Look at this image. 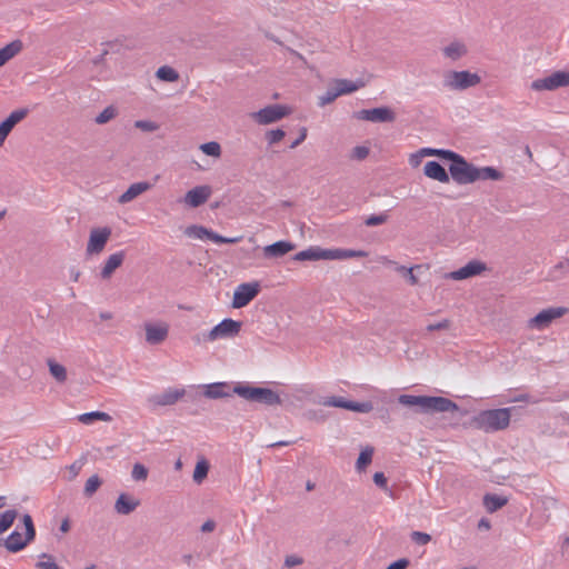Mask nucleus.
<instances>
[{
  "mask_svg": "<svg viewBox=\"0 0 569 569\" xmlns=\"http://www.w3.org/2000/svg\"><path fill=\"white\" fill-rule=\"evenodd\" d=\"M398 402L409 408H416L420 413L457 411L458 405L449 398L440 396L400 395Z\"/></svg>",
  "mask_w": 569,
  "mask_h": 569,
  "instance_id": "f257e3e1",
  "label": "nucleus"
},
{
  "mask_svg": "<svg viewBox=\"0 0 569 569\" xmlns=\"http://www.w3.org/2000/svg\"><path fill=\"white\" fill-rule=\"evenodd\" d=\"M511 410V408L482 410L471 419V426L485 432L505 430L510 423Z\"/></svg>",
  "mask_w": 569,
  "mask_h": 569,
  "instance_id": "f03ea898",
  "label": "nucleus"
},
{
  "mask_svg": "<svg viewBox=\"0 0 569 569\" xmlns=\"http://www.w3.org/2000/svg\"><path fill=\"white\" fill-rule=\"evenodd\" d=\"M241 330V322L227 318L220 323L214 326L211 330L199 332L192 337L197 345L213 342L219 339H230L239 335Z\"/></svg>",
  "mask_w": 569,
  "mask_h": 569,
  "instance_id": "7ed1b4c3",
  "label": "nucleus"
},
{
  "mask_svg": "<svg viewBox=\"0 0 569 569\" xmlns=\"http://www.w3.org/2000/svg\"><path fill=\"white\" fill-rule=\"evenodd\" d=\"M232 392L248 401L263 403L267 406L281 403L280 396L269 388L237 385L232 388Z\"/></svg>",
  "mask_w": 569,
  "mask_h": 569,
  "instance_id": "20e7f679",
  "label": "nucleus"
},
{
  "mask_svg": "<svg viewBox=\"0 0 569 569\" xmlns=\"http://www.w3.org/2000/svg\"><path fill=\"white\" fill-rule=\"evenodd\" d=\"M481 82V78L477 73L468 70L462 71H447L443 74L442 84L445 88L453 91H463L469 88L476 87Z\"/></svg>",
  "mask_w": 569,
  "mask_h": 569,
  "instance_id": "39448f33",
  "label": "nucleus"
},
{
  "mask_svg": "<svg viewBox=\"0 0 569 569\" xmlns=\"http://www.w3.org/2000/svg\"><path fill=\"white\" fill-rule=\"evenodd\" d=\"M353 118L373 123H390L396 120V112L389 107H378L359 110L353 113Z\"/></svg>",
  "mask_w": 569,
  "mask_h": 569,
  "instance_id": "423d86ee",
  "label": "nucleus"
},
{
  "mask_svg": "<svg viewBox=\"0 0 569 569\" xmlns=\"http://www.w3.org/2000/svg\"><path fill=\"white\" fill-rule=\"evenodd\" d=\"M561 87H569V71H555L550 76L531 82L535 91H552Z\"/></svg>",
  "mask_w": 569,
  "mask_h": 569,
  "instance_id": "0eeeda50",
  "label": "nucleus"
},
{
  "mask_svg": "<svg viewBox=\"0 0 569 569\" xmlns=\"http://www.w3.org/2000/svg\"><path fill=\"white\" fill-rule=\"evenodd\" d=\"M477 167L469 163L463 157L457 162L449 166L451 178L458 184H469L476 182Z\"/></svg>",
  "mask_w": 569,
  "mask_h": 569,
  "instance_id": "6e6552de",
  "label": "nucleus"
},
{
  "mask_svg": "<svg viewBox=\"0 0 569 569\" xmlns=\"http://www.w3.org/2000/svg\"><path fill=\"white\" fill-rule=\"evenodd\" d=\"M260 291L259 282H244L239 284L233 293L232 307L240 309L246 307L253 300Z\"/></svg>",
  "mask_w": 569,
  "mask_h": 569,
  "instance_id": "1a4fd4ad",
  "label": "nucleus"
},
{
  "mask_svg": "<svg viewBox=\"0 0 569 569\" xmlns=\"http://www.w3.org/2000/svg\"><path fill=\"white\" fill-rule=\"evenodd\" d=\"M320 403L325 407L342 408L361 413H368L373 409V405L370 401L356 402L336 396L323 398V400H321Z\"/></svg>",
  "mask_w": 569,
  "mask_h": 569,
  "instance_id": "9d476101",
  "label": "nucleus"
},
{
  "mask_svg": "<svg viewBox=\"0 0 569 569\" xmlns=\"http://www.w3.org/2000/svg\"><path fill=\"white\" fill-rule=\"evenodd\" d=\"M289 113L287 107L281 104H271L259 111L252 112L251 118L259 124H269L276 122Z\"/></svg>",
  "mask_w": 569,
  "mask_h": 569,
  "instance_id": "9b49d317",
  "label": "nucleus"
},
{
  "mask_svg": "<svg viewBox=\"0 0 569 569\" xmlns=\"http://www.w3.org/2000/svg\"><path fill=\"white\" fill-rule=\"evenodd\" d=\"M111 236V229L109 227L93 228L90 231L87 253L98 254L103 251L109 238Z\"/></svg>",
  "mask_w": 569,
  "mask_h": 569,
  "instance_id": "f8f14e48",
  "label": "nucleus"
},
{
  "mask_svg": "<svg viewBox=\"0 0 569 569\" xmlns=\"http://www.w3.org/2000/svg\"><path fill=\"white\" fill-rule=\"evenodd\" d=\"M567 309L562 307L543 309L528 321L529 328L538 330L547 328L555 319L562 317Z\"/></svg>",
  "mask_w": 569,
  "mask_h": 569,
  "instance_id": "ddd939ff",
  "label": "nucleus"
},
{
  "mask_svg": "<svg viewBox=\"0 0 569 569\" xmlns=\"http://www.w3.org/2000/svg\"><path fill=\"white\" fill-rule=\"evenodd\" d=\"M186 393L184 389L169 388L162 393L152 395L148 398V403L153 408L172 406L178 402Z\"/></svg>",
  "mask_w": 569,
  "mask_h": 569,
  "instance_id": "4468645a",
  "label": "nucleus"
},
{
  "mask_svg": "<svg viewBox=\"0 0 569 569\" xmlns=\"http://www.w3.org/2000/svg\"><path fill=\"white\" fill-rule=\"evenodd\" d=\"M487 270V264L479 260H471L458 270L451 271L447 278L452 280H463L480 274Z\"/></svg>",
  "mask_w": 569,
  "mask_h": 569,
  "instance_id": "2eb2a0df",
  "label": "nucleus"
},
{
  "mask_svg": "<svg viewBox=\"0 0 569 569\" xmlns=\"http://www.w3.org/2000/svg\"><path fill=\"white\" fill-rule=\"evenodd\" d=\"M210 196L211 188L209 186H198L186 193L183 201L191 208H198L206 203Z\"/></svg>",
  "mask_w": 569,
  "mask_h": 569,
  "instance_id": "dca6fc26",
  "label": "nucleus"
},
{
  "mask_svg": "<svg viewBox=\"0 0 569 569\" xmlns=\"http://www.w3.org/2000/svg\"><path fill=\"white\" fill-rule=\"evenodd\" d=\"M144 330L147 342L150 345H159L167 339L169 333V326L167 323H146Z\"/></svg>",
  "mask_w": 569,
  "mask_h": 569,
  "instance_id": "f3484780",
  "label": "nucleus"
},
{
  "mask_svg": "<svg viewBox=\"0 0 569 569\" xmlns=\"http://www.w3.org/2000/svg\"><path fill=\"white\" fill-rule=\"evenodd\" d=\"M295 261H318L329 260V249H323L318 246L309 247L306 250L299 251L292 257Z\"/></svg>",
  "mask_w": 569,
  "mask_h": 569,
  "instance_id": "a211bd4d",
  "label": "nucleus"
},
{
  "mask_svg": "<svg viewBox=\"0 0 569 569\" xmlns=\"http://www.w3.org/2000/svg\"><path fill=\"white\" fill-rule=\"evenodd\" d=\"M296 248V244L286 241L280 240L274 243L268 244L263 248V256L267 259H273V258H281L292 251Z\"/></svg>",
  "mask_w": 569,
  "mask_h": 569,
  "instance_id": "6ab92c4d",
  "label": "nucleus"
},
{
  "mask_svg": "<svg viewBox=\"0 0 569 569\" xmlns=\"http://www.w3.org/2000/svg\"><path fill=\"white\" fill-rule=\"evenodd\" d=\"M441 51L446 59L455 62L467 56L468 48L463 41L453 40L445 46Z\"/></svg>",
  "mask_w": 569,
  "mask_h": 569,
  "instance_id": "aec40b11",
  "label": "nucleus"
},
{
  "mask_svg": "<svg viewBox=\"0 0 569 569\" xmlns=\"http://www.w3.org/2000/svg\"><path fill=\"white\" fill-rule=\"evenodd\" d=\"M423 173L428 178L442 183H448L450 181L448 172L438 161H428L423 167Z\"/></svg>",
  "mask_w": 569,
  "mask_h": 569,
  "instance_id": "412c9836",
  "label": "nucleus"
},
{
  "mask_svg": "<svg viewBox=\"0 0 569 569\" xmlns=\"http://www.w3.org/2000/svg\"><path fill=\"white\" fill-rule=\"evenodd\" d=\"M203 393L209 399H221L231 397L234 392L227 382H214L208 385Z\"/></svg>",
  "mask_w": 569,
  "mask_h": 569,
  "instance_id": "4be33fe9",
  "label": "nucleus"
},
{
  "mask_svg": "<svg viewBox=\"0 0 569 569\" xmlns=\"http://www.w3.org/2000/svg\"><path fill=\"white\" fill-rule=\"evenodd\" d=\"M139 505V500L131 498L127 493H120L118 499L116 500L114 510L119 515L127 516L133 512Z\"/></svg>",
  "mask_w": 569,
  "mask_h": 569,
  "instance_id": "5701e85b",
  "label": "nucleus"
},
{
  "mask_svg": "<svg viewBox=\"0 0 569 569\" xmlns=\"http://www.w3.org/2000/svg\"><path fill=\"white\" fill-rule=\"evenodd\" d=\"M124 257H126L124 251H119V252H116V253H112L111 256H109V258L106 260V262L101 269V272H100L101 278L109 279L112 276V273L114 272V270L118 269L122 264Z\"/></svg>",
  "mask_w": 569,
  "mask_h": 569,
  "instance_id": "b1692460",
  "label": "nucleus"
},
{
  "mask_svg": "<svg viewBox=\"0 0 569 569\" xmlns=\"http://www.w3.org/2000/svg\"><path fill=\"white\" fill-rule=\"evenodd\" d=\"M150 188H151V184L146 181L132 183L127 189V191H124L119 197L118 201L120 203H128V202L132 201L134 198H137L138 196H140L141 193H143L144 191L149 190Z\"/></svg>",
  "mask_w": 569,
  "mask_h": 569,
  "instance_id": "393cba45",
  "label": "nucleus"
},
{
  "mask_svg": "<svg viewBox=\"0 0 569 569\" xmlns=\"http://www.w3.org/2000/svg\"><path fill=\"white\" fill-rule=\"evenodd\" d=\"M23 48L21 40H14L0 49V67L17 56Z\"/></svg>",
  "mask_w": 569,
  "mask_h": 569,
  "instance_id": "a878e982",
  "label": "nucleus"
},
{
  "mask_svg": "<svg viewBox=\"0 0 569 569\" xmlns=\"http://www.w3.org/2000/svg\"><path fill=\"white\" fill-rule=\"evenodd\" d=\"M30 541H27V536L22 538V535L18 531H13L4 540V547L10 552H18L22 550Z\"/></svg>",
  "mask_w": 569,
  "mask_h": 569,
  "instance_id": "bb28decb",
  "label": "nucleus"
},
{
  "mask_svg": "<svg viewBox=\"0 0 569 569\" xmlns=\"http://www.w3.org/2000/svg\"><path fill=\"white\" fill-rule=\"evenodd\" d=\"M508 503V499L502 496L487 493L483 497V506L490 513L496 512Z\"/></svg>",
  "mask_w": 569,
  "mask_h": 569,
  "instance_id": "cd10ccee",
  "label": "nucleus"
},
{
  "mask_svg": "<svg viewBox=\"0 0 569 569\" xmlns=\"http://www.w3.org/2000/svg\"><path fill=\"white\" fill-rule=\"evenodd\" d=\"M367 252L352 249H329V260H345L355 257H366Z\"/></svg>",
  "mask_w": 569,
  "mask_h": 569,
  "instance_id": "c85d7f7f",
  "label": "nucleus"
},
{
  "mask_svg": "<svg viewBox=\"0 0 569 569\" xmlns=\"http://www.w3.org/2000/svg\"><path fill=\"white\" fill-rule=\"evenodd\" d=\"M503 178V174L501 171L493 167H482L478 168L476 170V181L478 180H493L498 181Z\"/></svg>",
  "mask_w": 569,
  "mask_h": 569,
  "instance_id": "c756f323",
  "label": "nucleus"
},
{
  "mask_svg": "<svg viewBox=\"0 0 569 569\" xmlns=\"http://www.w3.org/2000/svg\"><path fill=\"white\" fill-rule=\"evenodd\" d=\"M78 420L81 423L90 425L96 420L110 422V421H112V417L109 413L103 412V411H91V412H86V413L78 416Z\"/></svg>",
  "mask_w": 569,
  "mask_h": 569,
  "instance_id": "7c9ffc66",
  "label": "nucleus"
},
{
  "mask_svg": "<svg viewBox=\"0 0 569 569\" xmlns=\"http://www.w3.org/2000/svg\"><path fill=\"white\" fill-rule=\"evenodd\" d=\"M50 375L59 382L63 383L67 380V369L64 366L58 363L53 359L47 361Z\"/></svg>",
  "mask_w": 569,
  "mask_h": 569,
  "instance_id": "2f4dec72",
  "label": "nucleus"
},
{
  "mask_svg": "<svg viewBox=\"0 0 569 569\" xmlns=\"http://www.w3.org/2000/svg\"><path fill=\"white\" fill-rule=\"evenodd\" d=\"M184 233L190 238H196V239L207 238V239L211 240L210 234H213V231L207 229L206 227L193 224V226L188 227L186 229Z\"/></svg>",
  "mask_w": 569,
  "mask_h": 569,
  "instance_id": "473e14b6",
  "label": "nucleus"
},
{
  "mask_svg": "<svg viewBox=\"0 0 569 569\" xmlns=\"http://www.w3.org/2000/svg\"><path fill=\"white\" fill-rule=\"evenodd\" d=\"M335 89L339 97L342 94L352 93L359 89V86L347 79H338L335 81Z\"/></svg>",
  "mask_w": 569,
  "mask_h": 569,
  "instance_id": "72a5a7b5",
  "label": "nucleus"
},
{
  "mask_svg": "<svg viewBox=\"0 0 569 569\" xmlns=\"http://www.w3.org/2000/svg\"><path fill=\"white\" fill-rule=\"evenodd\" d=\"M18 516L17 510L9 509L0 513V533L6 532L14 522Z\"/></svg>",
  "mask_w": 569,
  "mask_h": 569,
  "instance_id": "f704fd0d",
  "label": "nucleus"
},
{
  "mask_svg": "<svg viewBox=\"0 0 569 569\" xmlns=\"http://www.w3.org/2000/svg\"><path fill=\"white\" fill-rule=\"evenodd\" d=\"M209 472V463L207 460L202 459L197 462L196 468L193 470V481L196 483H201L208 476Z\"/></svg>",
  "mask_w": 569,
  "mask_h": 569,
  "instance_id": "c9c22d12",
  "label": "nucleus"
},
{
  "mask_svg": "<svg viewBox=\"0 0 569 569\" xmlns=\"http://www.w3.org/2000/svg\"><path fill=\"white\" fill-rule=\"evenodd\" d=\"M118 116V109L114 106L104 108L96 118L97 124H106Z\"/></svg>",
  "mask_w": 569,
  "mask_h": 569,
  "instance_id": "e433bc0d",
  "label": "nucleus"
},
{
  "mask_svg": "<svg viewBox=\"0 0 569 569\" xmlns=\"http://www.w3.org/2000/svg\"><path fill=\"white\" fill-rule=\"evenodd\" d=\"M418 269H421V266H413L409 268L405 266L396 267V271L402 274L411 286H416L418 283V278L415 274V270Z\"/></svg>",
  "mask_w": 569,
  "mask_h": 569,
  "instance_id": "4c0bfd02",
  "label": "nucleus"
},
{
  "mask_svg": "<svg viewBox=\"0 0 569 569\" xmlns=\"http://www.w3.org/2000/svg\"><path fill=\"white\" fill-rule=\"evenodd\" d=\"M156 74L160 80L167 81V82H174L179 79V73L173 68H171L169 66L160 67L157 70Z\"/></svg>",
  "mask_w": 569,
  "mask_h": 569,
  "instance_id": "58836bf2",
  "label": "nucleus"
},
{
  "mask_svg": "<svg viewBox=\"0 0 569 569\" xmlns=\"http://www.w3.org/2000/svg\"><path fill=\"white\" fill-rule=\"evenodd\" d=\"M28 114L27 109H18L12 111L3 122L12 130L17 123L23 120Z\"/></svg>",
  "mask_w": 569,
  "mask_h": 569,
  "instance_id": "ea45409f",
  "label": "nucleus"
},
{
  "mask_svg": "<svg viewBox=\"0 0 569 569\" xmlns=\"http://www.w3.org/2000/svg\"><path fill=\"white\" fill-rule=\"evenodd\" d=\"M373 449L367 447L362 450L357 459L356 468L360 471L363 470L372 460Z\"/></svg>",
  "mask_w": 569,
  "mask_h": 569,
  "instance_id": "a19ab883",
  "label": "nucleus"
},
{
  "mask_svg": "<svg viewBox=\"0 0 569 569\" xmlns=\"http://www.w3.org/2000/svg\"><path fill=\"white\" fill-rule=\"evenodd\" d=\"M200 149L207 156H211V157H214V158H218V157L221 156V147L216 141H210V142L202 143L200 146Z\"/></svg>",
  "mask_w": 569,
  "mask_h": 569,
  "instance_id": "79ce46f5",
  "label": "nucleus"
},
{
  "mask_svg": "<svg viewBox=\"0 0 569 569\" xmlns=\"http://www.w3.org/2000/svg\"><path fill=\"white\" fill-rule=\"evenodd\" d=\"M101 486V479L98 475L91 476L84 485V495L91 497Z\"/></svg>",
  "mask_w": 569,
  "mask_h": 569,
  "instance_id": "37998d69",
  "label": "nucleus"
},
{
  "mask_svg": "<svg viewBox=\"0 0 569 569\" xmlns=\"http://www.w3.org/2000/svg\"><path fill=\"white\" fill-rule=\"evenodd\" d=\"M148 469L142 463H134L131 471V477L136 481H144L148 478Z\"/></svg>",
  "mask_w": 569,
  "mask_h": 569,
  "instance_id": "c03bdc74",
  "label": "nucleus"
},
{
  "mask_svg": "<svg viewBox=\"0 0 569 569\" xmlns=\"http://www.w3.org/2000/svg\"><path fill=\"white\" fill-rule=\"evenodd\" d=\"M41 560L36 563L37 569H61L48 553L40 556Z\"/></svg>",
  "mask_w": 569,
  "mask_h": 569,
  "instance_id": "a18cd8bd",
  "label": "nucleus"
},
{
  "mask_svg": "<svg viewBox=\"0 0 569 569\" xmlns=\"http://www.w3.org/2000/svg\"><path fill=\"white\" fill-rule=\"evenodd\" d=\"M339 97L335 87L329 88L322 96L319 97L318 106L325 107L331 102H333Z\"/></svg>",
  "mask_w": 569,
  "mask_h": 569,
  "instance_id": "49530a36",
  "label": "nucleus"
},
{
  "mask_svg": "<svg viewBox=\"0 0 569 569\" xmlns=\"http://www.w3.org/2000/svg\"><path fill=\"white\" fill-rule=\"evenodd\" d=\"M22 522L26 528L27 541H32L36 537V529L31 516L28 513L24 515L22 517Z\"/></svg>",
  "mask_w": 569,
  "mask_h": 569,
  "instance_id": "de8ad7c7",
  "label": "nucleus"
},
{
  "mask_svg": "<svg viewBox=\"0 0 569 569\" xmlns=\"http://www.w3.org/2000/svg\"><path fill=\"white\" fill-rule=\"evenodd\" d=\"M134 127L146 132H153L159 129V124L150 120H137Z\"/></svg>",
  "mask_w": 569,
  "mask_h": 569,
  "instance_id": "09e8293b",
  "label": "nucleus"
},
{
  "mask_svg": "<svg viewBox=\"0 0 569 569\" xmlns=\"http://www.w3.org/2000/svg\"><path fill=\"white\" fill-rule=\"evenodd\" d=\"M211 236V241L216 242V243H229V244H234V243H238L242 240V237L239 236V237H233V238H227V237H223V236H220L218 234L217 232L213 231V234H210Z\"/></svg>",
  "mask_w": 569,
  "mask_h": 569,
  "instance_id": "8fccbe9b",
  "label": "nucleus"
},
{
  "mask_svg": "<svg viewBox=\"0 0 569 569\" xmlns=\"http://www.w3.org/2000/svg\"><path fill=\"white\" fill-rule=\"evenodd\" d=\"M438 157L445 160H450L451 163H457L462 158L459 153L446 149H439Z\"/></svg>",
  "mask_w": 569,
  "mask_h": 569,
  "instance_id": "3c124183",
  "label": "nucleus"
},
{
  "mask_svg": "<svg viewBox=\"0 0 569 569\" xmlns=\"http://www.w3.org/2000/svg\"><path fill=\"white\" fill-rule=\"evenodd\" d=\"M286 133L282 129L270 130L267 133V140L269 144H274L284 138Z\"/></svg>",
  "mask_w": 569,
  "mask_h": 569,
  "instance_id": "603ef678",
  "label": "nucleus"
},
{
  "mask_svg": "<svg viewBox=\"0 0 569 569\" xmlns=\"http://www.w3.org/2000/svg\"><path fill=\"white\" fill-rule=\"evenodd\" d=\"M387 219H388V216L385 213L372 214L366 219L365 223L368 227H373V226H379V224L385 223L387 221Z\"/></svg>",
  "mask_w": 569,
  "mask_h": 569,
  "instance_id": "864d4df0",
  "label": "nucleus"
},
{
  "mask_svg": "<svg viewBox=\"0 0 569 569\" xmlns=\"http://www.w3.org/2000/svg\"><path fill=\"white\" fill-rule=\"evenodd\" d=\"M411 539L417 545L423 546V545H427L431 540V536L426 532L412 531Z\"/></svg>",
  "mask_w": 569,
  "mask_h": 569,
  "instance_id": "5fc2aeb1",
  "label": "nucleus"
},
{
  "mask_svg": "<svg viewBox=\"0 0 569 569\" xmlns=\"http://www.w3.org/2000/svg\"><path fill=\"white\" fill-rule=\"evenodd\" d=\"M303 563V558L297 555H290L284 558L283 566L288 569Z\"/></svg>",
  "mask_w": 569,
  "mask_h": 569,
  "instance_id": "6e6d98bb",
  "label": "nucleus"
},
{
  "mask_svg": "<svg viewBox=\"0 0 569 569\" xmlns=\"http://www.w3.org/2000/svg\"><path fill=\"white\" fill-rule=\"evenodd\" d=\"M368 154H369V149L367 147L358 146V147L353 148V150H352V157L358 160H362V159L367 158Z\"/></svg>",
  "mask_w": 569,
  "mask_h": 569,
  "instance_id": "4d7b16f0",
  "label": "nucleus"
},
{
  "mask_svg": "<svg viewBox=\"0 0 569 569\" xmlns=\"http://www.w3.org/2000/svg\"><path fill=\"white\" fill-rule=\"evenodd\" d=\"M373 482L376 483V486H378L379 488L383 489V490H387V477L385 476L383 472H376L373 475Z\"/></svg>",
  "mask_w": 569,
  "mask_h": 569,
  "instance_id": "13d9d810",
  "label": "nucleus"
},
{
  "mask_svg": "<svg viewBox=\"0 0 569 569\" xmlns=\"http://www.w3.org/2000/svg\"><path fill=\"white\" fill-rule=\"evenodd\" d=\"M569 269V260L560 261L558 264L555 266V268L551 271V278L558 279L560 278L559 274H557L561 270H568Z\"/></svg>",
  "mask_w": 569,
  "mask_h": 569,
  "instance_id": "bf43d9fd",
  "label": "nucleus"
},
{
  "mask_svg": "<svg viewBox=\"0 0 569 569\" xmlns=\"http://www.w3.org/2000/svg\"><path fill=\"white\" fill-rule=\"evenodd\" d=\"M449 327H450V321L445 319L440 322L429 325L427 327V330L428 331L445 330V329H448Z\"/></svg>",
  "mask_w": 569,
  "mask_h": 569,
  "instance_id": "052dcab7",
  "label": "nucleus"
},
{
  "mask_svg": "<svg viewBox=\"0 0 569 569\" xmlns=\"http://www.w3.org/2000/svg\"><path fill=\"white\" fill-rule=\"evenodd\" d=\"M409 563L408 559L401 558L390 563L386 569H407Z\"/></svg>",
  "mask_w": 569,
  "mask_h": 569,
  "instance_id": "680f3d73",
  "label": "nucleus"
},
{
  "mask_svg": "<svg viewBox=\"0 0 569 569\" xmlns=\"http://www.w3.org/2000/svg\"><path fill=\"white\" fill-rule=\"evenodd\" d=\"M103 49H108L110 52H120L121 43L119 41H108L102 43Z\"/></svg>",
  "mask_w": 569,
  "mask_h": 569,
  "instance_id": "e2e57ef3",
  "label": "nucleus"
},
{
  "mask_svg": "<svg viewBox=\"0 0 569 569\" xmlns=\"http://www.w3.org/2000/svg\"><path fill=\"white\" fill-rule=\"evenodd\" d=\"M10 132L11 129L2 121L0 123V147L4 143Z\"/></svg>",
  "mask_w": 569,
  "mask_h": 569,
  "instance_id": "0e129e2a",
  "label": "nucleus"
},
{
  "mask_svg": "<svg viewBox=\"0 0 569 569\" xmlns=\"http://www.w3.org/2000/svg\"><path fill=\"white\" fill-rule=\"evenodd\" d=\"M306 137H307V129L302 128L300 136L296 137V140L291 143L290 148L293 149V148L298 147L302 141H305Z\"/></svg>",
  "mask_w": 569,
  "mask_h": 569,
  "instance_id": "69168bd1",
  "label": "nucleus"
},
{
  "mask_svg": "<svg viewBox=\"0 0 569 569\" xmlns=\"http://www.w3.org/2000/svg\"><path fill=\"white\" fill-rule=\"evenodd\" d=\"M214 529H216V522L211 519L204 521L203 525L201 526L202 532H211Z\"/></svg>",
  "mask_w": 569,
  "mask_h": 569,
  "instance_id": "338daca9",
  "label": "nucleus"
},
{
  "mask_svg": "<svg viewBox=\"0 0 569 569\" xmlns=\"http://www.w3.org/2000/svg\"><path fill=\"white\" fill-rule=\"evenodd\" d=\"M439 149L432 148H423L420 150L421 156H437L438 157Z\"/></svg>",
  "mask_w": 569,
  "mask_h": 569,
  "instance_id": "774afa93",
  "label": "nucleus"
}]
</instances>
